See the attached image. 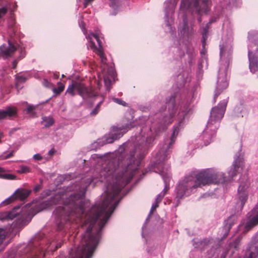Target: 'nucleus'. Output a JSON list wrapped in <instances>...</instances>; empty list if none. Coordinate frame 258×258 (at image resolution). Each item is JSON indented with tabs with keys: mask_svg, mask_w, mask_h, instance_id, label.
Listing matches in <instances>:
<instances>
[{
	"mask_svg": "<svg viewBox=\"0 0 258 258\" xmlns=\"http://www.w3.org/2000/svg\"><path fill=\"white\" fill-rule=\"evenodd\" d=\"M147 251L148 253H149L151 254L152 253V251L149 247L147 249Z\"/></svg>",
	"mask_w": 258,
	"mask_h": 258,
	"instance_id": "39",
	"label": "nucleus"
},
{
	"mask_svg": "<svg viewBox=\"0 0 258 258\" xmlns=\"http://www.w3.org/2000/svg\"><path fill=\"white\" fill-rule=\"evenodd\" d=\"M25 103L28 105L27 108L25 110L26 113L31 117H36V114L34 112L36 106L32 105H28L27 102Z\"/></svg>",
	"mask_w": 258,
	"mask_h": 258,
	"instance_id": "23",
	"label": "nucleus"
},
{
	"mask_svg": "<svg viewBox=\"0 0 258 258\" xmlns=\"http://www.w3.org/2000/svg\"><path fill=\"white\" fill-rule=\"evenodd\" d=\"M60 243H51L41 235L35 236L27 244L18 245L10 253L9 258H43L47 249L53 251L60 247Z\"/></svg>",
	"mask_w": 258,
	"mask_h": 258,
	"instance_id": "2",
	"label": "nucleus"
},
{
	"mask_svg": "<svg viewBox=\"0 0 258 258\" xmlns=\"http://www.w3.org/2000/svg\"><path fill=\"white\" fill-rule=\"evenodd\" d=\"M31 171V168L25 165H20L19 167V169L17 170V172L20 174L22 173H29Z\"/></svg>",
	"mask_w": 258,
	"mask_h": 258,
	"instance_id": "25",
	"label": "nucleus"
},
{
	"mask_svg": "<svg viewBox=\"0 0 258 258\" xmlns=\"http://www.w3.org/2000/svg\"><path fill=\"white\" fill-rule=\"evenodd\" d=\"M17 130V128H13L11 132H10V134L12 133L13 132H15Z\"/></svg>",
	"mask_w": 258,
	"mask_h": 258,
	"instance_id": "42",
	"label": "nucleus"
},
{
	"mask_svg": "<svg viewBox=\"0 0 258 258\" xmlns=\"http://www.w3.org/2000/svg\"><path fill=\"white\" fill-rule=\"evenodd\" d=\"M110 99L113 101H114V102H115L116 103H117L118 104L121 105L123 106H125L126 105V103H125V102L122 101L120 99L116 98H115L113 97H111Z\"/></svg>",
	"mask_w": 258,
	"mask_h": 258,
	"instance_id": "30",
	"label": "nucleus"
},
{
	"mask_svg": "<svg viewBox=\"0 0 258 258\" xmlns=\"http://www.w3.org/2000/svg\"><path fill=\"white\" fill-rule=\"evenodd\" d=\"M6 231L4 228H0V251H2L7 245L3 244L4 240L6 237Z\"/></svg>",
	"mask_w": 258,
	"mask_h": 258,
	"instance_id": "24",
	"label": "nucleus"
},
{
	"mask_svg": "<svg viewBox=\"0 0 258 258\" xmlns=\"http://www.w3.org/2000/svg\"><path fill=\"white\" fill-rule=\"evenodd\" d=\"M236 221V218L235 216L232 215L229 217L226 221V224L225 226V228L227 231V232L224 234V237H226L228 234V232L229 231L231 227L234 224V222Z\"/></svg>",
	"mask_w": 258,
	"mask_h": 258,
	"instance_id": "20",
	"label": "nucleus"
},
{
	"mask_svg": "<svg viewBox=\"0 0 258 258\" xmlns=\"http://www.w3.org/2000/svg\"><path fill=\"white\" fill-rule=\"evenodd\" d=\"M242 4L241 0H230L229 4L226 5L225 7L223 6V3L222 2H220L218 5L216 7V9L218 11L221 10L222 11L225 12V10H230L231 8L233 7H238L241 5Z\"/></svg>",
	"mask_w": 258,
	"mask_h": 258,
	"instance_id": "17",
	"label": "nucleus"
},
{
	"mask_svg": "<svg viewBox=\"0 0 258 258\" xmlns=\"http://www.w3.org/2000/svg\"><path fill=\"white\" fill-rule=\"evenodd\" d=\"M64 89V86L61 83L59 82L58 83V87L54 88L52 90L55 94H58L60 93Z\"/></svg>",
	"mask_w": 258,
	"mask_h": 258,
	"instance_id": "27",
	"label": "nucleus"
},
{
	"mask_svg": "<svg viewBox=\"0 0 258 258\" xmlns=\"http://www.w3.org/2000/svg\"><path fill=\"white\" fill-rule=\"evenodd\" d=\"M41 123L44 127H48L53 124L54 120L50 116H43Z\"/></svg>",
	"mask_w": 258,
	"mask_h": 258,
	"instance_id": "22",
	"label": "nucleus"
},
{
	"mask_svg": "<svg viewBox=\"0 0 258 258\" xmlns=\"http://www.w3.org/2000/svg\"><path fill=\"white\" fill-rule=\"evenodd\" d=\"M232 37L228 38L227 41L220 45V61L225 62V64L221 65L218 73L217 86L214 95V101L215 102L217 97L221 94L222 91L227 88L228 82L227 77V67L230 63V56L232 52Z\"/></svg>",
	"mask_w": 258,
	"mask_h": 258,
	"instance_id": "4",
	"label": "nucleus"
},
{
	"mask_svg": "<svg viewBox=\"0 0 258 258\" xmlns=\"http://www.w3.org/2000/svg\"><path fill=\"white\" fill-rule=\"evenodd\" d=\"M14 153V151H11L9 153H7V152H4L2 154L0 155V160L7 159L13 156Z\"/></svg>",
	"mask_w": 258,
	"mask_h": 258,
	"instance_id": "28",
	"label": "nucleus"
},
{
	"mask_svg": "<svg viewBox=\"0 0 258 258\" xmlns=\"http://www.w3.org/2000/svg\"><path fill=\"white\" fill-rule=\"evenodd\" d=\"M217 130V129H215L213 131L212 127H208L207 125H206V128L200 136V139L203 142L205 146L208 145L213 141Z\"/></svg>",
	"mask_w": 258,
	"mask_h": 258,
	"instance_id": "14",
	"label": "nucleus"
},
{
	"mask_svg": "<svg viewBox=\"0 0 258 258\" xmlns=\"http://www.w3.org/2000/svg\"><path fill=\"white\" fill-rule=\"evenodd\" d=\"M55 153V150L53 149H51V150H50L48 151V155L51 156H52Z\"/></svg>",
	"mask_w": 258,
	"mask_h": 258,
	"instance_id": "35",
	"label": "nucleus"
},
{
	"mask_svg": "<svg viewBox=\"0 0 258 258\" xmlns=\"http://www.w3.org/2000/svg\"><path fill=\"white\" fill-rule=\"evenodd\" d=\"M178 0H166L164 4L165 13L164 22L167 31L172 34L175 28L172 26L174 24V14Z\"/></svg>",
	"mask_w": 258,
	"mask_h": 258,
	"instance_id": "9",
	"label": "nucleus"
},
{
	"mask_svg": "<svg viewBox=\"0 0 258 258\" xmlns=\"http://www.w3.org/2000/svg\"><path fill=\"white\" fill-rule=\"evenodd\" d=\"M198 21L199 23H200L201 21H202V19H201V17H199L198 18Z\"/></svg>",
	"mask_w": 258,
	"mask_h": 258,
	"instance_id": "40",
	"label": "nucleus"
},
{
	"mask_svg": "<svg viewBox=\"0 0 258 258\" xmlns=\"http://www.w3.org/2000/svg\"><path fill=\"white\" fill-rule=\"evenodd\" d=\"M250 191L249 182L247 179L241 181L237 190L238 201L236 204L237 211H241L244 205Z\"/></svg>",
	"mask_w": 258,
	"mask_h": 258,
	"instance_id": "11",
	"label": "nucleus"
},
{
	"mask_svg": "<svg viewBox=\"0 0 258 258\" xmlns=\"http://www.w3.org/2000/svg\"><path fill=\"white\" fill-rule=\"evenodd\" d=\"M134 126V125H128L126 127L113 126L108 134H105L102 138L98 139L92 144V149H96L107 144L113 143L115 140L121 138L128 131V128Z\"/></svg>",
	"mask_w": 258,
	"mask_h": 258,
	"instance_id": "6",
	"label": "nucleus"
},
{
	"mask_svg": "<svg viewBox=\"0 0 258 258\" xmlns=\"http://www.w3.org/2000/svg\"><path fill=\"white\" fill-rule=\"evenodd\" d=\"M42 84L44 86L46 87H50L51 86V83L48 82L47 80L46 79H44L43 80V82H42Z\"/></svg>",
	"mask_w": 258,
	"mask_h": 258,
	"instance_id": "33",
	"label": "nucleus"
},
{
	"mask_svg": "<svg viewBox=\"0 0 258 258\" xmlns=\"http://www.w3.org/2000/svg\"><path fill=\"white\" fill-rule=\"evenodd\" d=\"M209 29L208 24H207L205 27H203L202 35V45L203 47V49L201 51V54L202 55V58H205L206 61L207 62L206 57L205 56V50L204 49L205 46L206 45V40L208 36V30Z\"/></svg>",
	"mask_w": 258,
	"mask_h": 258,
	"instance_id": "18",
	"label": "nucleus"
},
{
	"mask_svg": "<svg viewBox=\"0 0 258 258\" xmlns=\"http://www.w3.org/2000/svg\"><path fill=\"white\" fill-rule=\"evenodd\" d=\"M79 25L83 33L85 35L86 38L88 40V47L95 52L99 56L100 59L101 73L98 74V85H100V82L103 78L106 89L109 91L112 82L115 80V72L112 66L109 67L106 63V58L103 52L101 41L99 39V32H97L95 33L91 32L87 35V31L85 28V22L79 20Z\"/></svg>",
	"mask_w": 258,
	"mask_h": 258,
	"instance_id": "3",
	"label": "nucleus"
},
{
	"mask_svg": "<svg viewBox=\"0 0 258 258\" xmlns=\"http://www.w3.org/2000/svg\"><path fill=\"white\" fill-rule=\"evenodd\" d=\"M75 91L84 100H87L96 96V93L93 91L92 88L87 87L82 82H75L69 85L66 93L71 96H74L76 95Z\"/></svg>",
	"mask_w": 258,
	"mask_h": 258,
	"instance_id": "8",
	"label": "nucleus"
},
{
	"mask_svg": "<svg viewBox=\"0 0 258 258\" xmlns=\"http://www.w3.org/2000/svg\"><path fill=\"white\" fill-rule=\"evenodd\" d=\"M6 170L5 168L0 167V178L8 180H15L16 179V176L13 174L5 173Z\"/></svg>",
	"mask_w": 258,
	"mask_h": 258,
	"instance_id": "21",
	"label": "nucleus"
},
{
	"mask_svg": "<svg viewBox=\"0 0 258 258\" xmlns=\"http://www.w3.org/2000/svg\"><path fill=\"white\" fill-rule=\"evenodd\" d=\"M217 257H218V255L216 254L215 253L211 257L209 256L208 258H217Z\"/></svg>",
	"mask_w": 258,
	"mask_h": 258,
	"instance_id": "38",
	"label": "nucleus"
},
{
	"mask_svg": "<svg viewBox=\"0 0 258 258\" xmlns=\"http://www.w3.org/2000/svg\"><path fill=\"white\" fill-rule=\"evenodd\" d=\"M227 102L228 98H226L221 101L217 106L212 108L207 122L208 127H212L213 131L218 129L219 122L225 113Z\"/></svg>",
	"mask_w": 258,
	"mask_h": 258,
	"instance_id": "7",
	"label": "nucleus"
},
{
	"mask_svg": "<svg viewBox=\"0 0 258 258\" xmlns=\"http://www.w3.org/2000/svg\"><path fill=\"white\" fill-rule=\"evenodd\" d=\"M239 258H258V244L250 245Z\"/></svg>",
	"mask_w": 258,
	"mask_h": 258,
	"instance_id": "15",
	"label": "nucleus"
},
{
	"mask_svg": "<svg viewBox=\"0 0 258 258\" xmlns=\"http://www.w3.org/2000/svg\"><path fill=\"white\" fill-rule=\"evenodd\" d=\"M243 165V156L239 152L235 156L233 168L228 172V177L223 172L214 168L202 170L196 174V179L192 176H186L176 186V198L179 200L184 196H188L196 188L201 186L228 183L242 170Z\"/></svg>",
	"mask_w": 258,
	"mask_h": 258,
	"instance_id": "1",
	"label": "nucleus"
},
{
	"mask_svg": "<svg viewBox=\"0 0 258 258\" xmlns=\"http://www.w3.org/2000/svg\"><path fill=\"white\" fill-rule=\"evenodd\" d=\"M147 221H148V218L146 219V222L142 227V237L146 239V241H147V239H146L147 228H146V224L147 223Z\"/></svg>",
	"mask_w": 258,
	"mask_h": 258,
	"instance_id": "31",
	"label": "nucleus"
},
{
	"mask_svg": "<svg viewBox=\"0 0 258 258\" xmlns=\"http://www.w3.org/2000/svg\"><path fill=\"white\" fill-rule=\"evenodd\" d=\"M212 242L213 239H209L208 238L203 240L195 239L193 240V245L195 248L202 250L212 246Z\"/></svg>",
	"mask_w": 258,
	"mask_h": 258,
	"instance_id": "16",
	"label": "nucleus"
},
{
	"mask_svg": "<svg viewBox=\"0 0 258 258\" xmlns=\"http://www.w3.org/2000/svg\"><path fill=\"white\" fill-rule=\"evenodd\" d=\"M103 101H100L96 106V107L90 112V114L91 116H95L98 114L100 109V105Z\"/></svg>",
	"mask_w": 258,
	"mask_h": 258,
	"instance_id": "26",
	"label": "nucleus"
},
{
	"mask_svg": "<svg viewBox=\"0 0 258 258\" xmlns=\"http://www.w3.org/2000/svg\"><path fill=\"white\" fill-rule=\"evenodd\" d=\"M33 158L35 160H41L42 157L39 154H36L33 155Z\"/></svg>",
	"mask_w": 258,
	"mask_h": 258,
	"instance_id": "34",
	"label": "nucleus"
},
{
	"mask_svg": "<svg viewBox=\"0 0 258 258\" xmlns=\"http://www.w3.org/2000/svg\"><path fill=\"white\" fill-rule=\"evenodd\" d=\"M41 188V186L40 185H36L34 187V191L35 192H37L39 191Z\"/></svg>",
	"mask_w": 258,
	"mask_h": 258,
	"instance_id": "36",
	"label": "nucleus"
},
{
	"mask_svg": "<svg viewBox=\"0 0 258 258\" xmlns=\"http://www.w3.org/2000/svg\"><path fill=\"white\" fill-rule=\"evenodd\" d=\"M258 39V31H251L248 34V57L249 68L252 73L258 71V44L255 39Z\"/></svg>",
	"mask_w": 258,
	"mask_h": 258,
	"instance_id": "5",
	"label": "nucleus"
},
{
	"mask_svg": "<svg viewBox=\"0 0 258 258\" xmlns=\"http://www.w3.org/2000/svg\"><path fill=\"white\" fill-rule=\"evenodd\" d=\"M16 7H17L16 4H14L13 5V7L11 8L12 9V11H14L16 9Z\"/></svg>",
	"mask_w": 258,
	"mask_h": 258,
	"instance_id": "37",
	"label": "nucleus"
},
{
	"mask_svg": "<svg viewBox=\"0 0 258 258\" xmlns=\"http://www.w3.org/2000/svg\"><path fill=\"white\" fill-rule=\"evenodd\" d=\"M31 192V190H27L22 188L17 189L13 195L4 201L1 205L9 204L16 199H19L21 201H23L29 196Z\"/></svg>",
	"mask_w": 258,
	"mask_h": 258,
	"instance_id": "12",
	"label": "nucleus"
},
{
	"mask_svg": "<svg viewBox=\"0 0 258 258\" xmlns=\"http://www.w3.org/2000/svg\"><path fill=\"white\" fill-rule=\"evenodd\" d=\"M16 87L18 88V83L19 82H24L27 80V78L23 76H18L16 77Z\"/></svg>",
	"mask_w": 258,
	"mask_h": 258,
	"instance_id": "29",
	"label": "nucleus"
},
{
	"mask_svg": "<svg viewBox=\"0 0 258 258\" xmlns=\"http://www.w3.org/2000/svg\"><path fill=\"white\" fill-rule=\"evenodd\" d=\"M17 49V47L9 40L8 44H4L0 46V57L7 59L12 56L13 53ZM19 51L20 55L18 58L14 60L12 62V69H15L16 68L18 61L24 57L25 55V51L22 48H18Z\"/></svg>",
	"mask_w": 258,
	"mask_h": 258,
	"instance_id": "10",
	"label": "nucleus"
},
{
	"mask_svg": "<svg viewBox=\"0 0 258 258\" xmlns=\"http://www.w3.org/2000/svg\"><path fill=\"white\" fill-rule=\"evenodd\" d=\"M86 15H87V14H84L82 18V19H86Z\"/></svg>",
	"mask_w": 258,
	"mask_h": 258,
	"instance_id": "41",
	"label": "nucleus"
},
{
	"mask_svg": "<svg viewBox=\"0 0 258 258\" xmlns=\"http://www.w3.org/2000/svg\"><path fill=\"white\" fill-rule=\"evenodd\" d=\"M18 108L13 105H9L4 109H0V120L6 119H12L18 116Z\"/></svg>",
	"mask_w": 258,
	"mask_h": 258,
	"instance_id": "13",
	"label": "nucleus"
},
{
	"mask_svg": "<svg viewBox=\"0 0 258 258\" xmlns=\"http://www.w3.org/2000/svg\"><path fill=\"white\" fill-rule=\"evenodd\" d=\"M7 8L6 7H3L0 8V18L3 17L7 12Z\"/></svg>",
	"mask_w": 258,
	"mask_h": 258,
	"instance_id": "32",
	"label": "nucleus"
},
{
	"mask_svg": "<svg viewBox=\"0 0 258 258\" xmlns=\"http://www.w3.org/2000/svg\"><path fill=\"white\" fill-rule=\"evenodd\" d=\"M110 14L116 15L120 11V0H110Z\"/></svg>",
	"mask_w": 258,
	"mask_h": 258,
	"instance_id": "19",
	"label": "nucleus"
}]
</instances>
